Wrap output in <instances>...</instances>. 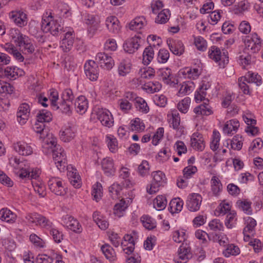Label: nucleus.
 Segmentation results:
<instances>
[{"label": "nucleus", "instance_id": "1", "mask_svg": "<svg viewBox=\"0 0 263 263\" xmlns=\"http://www.w3.org/2000/svg\"><path fill=\"white\" fill-rule=\"evenodd\" d=\"M40 138L43 139V147L52 152L53 159L58 169L61 172L63 171L67 165L66 154L60 145L57 144L56 138L48 133L47 136Z\"/></svg>", "mask_w": 263, "mask_h": 263}, {"label": "nucleus", "instance_id": "2", "mask_svg": "<svg viewBox=\"0 0 263 263\" xmlns=\"http://www.w3.org/2000/svg\"><path fill=\"white\" fill-rule=\"evenodd\" d=\"M41 28L43 32H50L53 35H57L59 32H62L63 29L57 21L53 19L51 12L49 13L46 12V15H44Z\"/></svg>", "mask_w": 263, "mask_h": 263}, {"label": "nucleus", "instance_id": "3", "mask_svg": "<svg viewBox=\"0 0 263 263\" xmlns=\"http://www.w3.org/2000/svg\"><path fill=\"white\" fill-rule=\"evenodd\" d=\"M153 180L151 183L147 187V192L149 194H153L158 192L159 187L165 184V174L161 171L154 172L152 173Z\"/></svg>", "mask_w": 263, "mask_h": 263}, {"label": "nucleus", "instance_id": "4", "mask_svg": "<svg viewBox=\"0 0 263 263\" xmlns=\"http://www.w3.org/2000/svg\"><path fill=\"white\" fill-rule=\"evenodd\" d=\"M26 219L30 222L35 223L36 226H40L46 229H49L52 224V223L49 219L37 213L27 214Z\"/></svg>", "mask_w": 263, "mask_h": 263}, {"label": "nucleus", "instance_id": "5", "mask_svg": "<svg viewBox=\"0 0 263 263\" xmlns=\"http://www.w3.org/2000/svg\"><path fill=\"white\" fill-rule=\"evenodd\" d=\"M96 62L102 68L107 70H110L115 65V62L112 57L104 52H100L97 54Z\"/></svg>", "mask_w": 263, "mask_h": 263}, {"label": "nucleus", "instance_id": "6", "mask_svg": "<svg viewBox=\"0 0 263 263\" xmlns=\"http://www.w3.org/2000/svg\"><path fill=\"white\" fill-rule=\"evenodd\" d=\"M84 71L86 77L91 81H96L99 76V67L96 61H87L84 65Z\"/></svg>", "mask_w": 263, "mask_h": 263}, {"label": "nucleus", "instance_id": "7", "mask_svg": "<svg viewBox=\"0 0 263 263\" xmlns=\"http://www.w3.org/2000/svg\"><path fill=\"white\" fill-rule=\"evenodd\" d=\"M142 40L139 35H135L125 41L123 47L125 51L132 54L135 52L140 47Z\"/></svg>", "mask_w": 263, "mask_h": 263}, {"label": "nucleus", "instance_id": "8", "mask_svg": "<svg viewBox=\"0 0 263 263\" xmlns=\"http://www.w3.org/2000/svg\"><path fill=\"white\" fill-rule=\"evenodd\" d=\"M48 185L50 191L57 195L63 196L66 194L62 182L58 178H51L48 182Z\"/></svg>", "mask_w": 263, "mask_h": 263}, {"label": "nucleus", "instance_id": "9", "mask_svg": "<svg viewBox=\"0 0 263 263\" xmlns=\"http://www.w3.org/2000/svg\"><path fill=\"white\" fill-rule=\"evenodd\" d=\"M202 197L199 194H190L186 202V206L191 212H196L200 209L202 202Z\"/></svg>", "mask_w": 263, "mask_h": 263}, {"label": "nucleus", "instance_id": "10", "mask_svg": "<svg viewBox=\"0 0 263 263\" xmlns=\"http://www.w3.org/2000/svg\"><path fill=\"white\" fill-rule=\"evenodd\" d=\"M97 118L103 126L110 127L114 124V119L111 114L106 109H99L97 111Z\"/></svg>", "mask_w": 263, "mask_h": 263}, {"label": "nucleus", "instance_id": "11", "mask_svg": "<svg viewBox=\"0 0 263 263\" xmlns=\"http://www.w3.org/2000/svg\"><path fill=\"white\" fill-rule=\"evenodd\" d=\"M75 38L74 31L70 29L64 34L61 42L60 47L64 52L69 51L72 47Z\"/></svg>", "mask_w": 263, "mask_h": 263}, {"label": "nucleus", "instance_id": "12", "mask_svg": "<svg viewBox=\"0 0 263 263\" xmlns=\"http://www.w3.org/2000/svg\"><path fill=\"white\" fill-rule=\"evenodd\" d=\"M158 73L160 79L167 85L174 86L178 83V82H175L173 79L171 69L169 68L160 69L158 71ZM176 81H178L177 80Z\"/></svg>", "mask_w": 263, "mask_h": 263}, {"label": "nucleus", "instance_id": "13", "mask_svg": "<svg viewBox=\"0 0 263 263\" xmlns=\"http://www.w3.org/2000/svg\"><path fill=\"white\" fill-rule=\"evenodd\" d=\"M30 115L29 105L26 103L20 105L16 113L17 121L21 124H24L29 118Z\"/></svg>", "mask_w": 263, "mask_h": 263}, {"label": "nucleus", "instance_id": "14", "mask_svg": "<svg viewBox=\"0 0 263 263\" xmlns=\"http://www.w3.org/2000/svg\"><path fill=\"white\" fill-rule=\"evenodd\" d=\"M16 45L18 46L22 51L25 53H32L34 51V47L31 43V40L26 35H23L16 43Z\"/></svg>", "mask_w": 263, "mask_h": 263}, {"label": "nucleus", "instance_id": "15", "mask_svg": "<svg viewBox=\"0 0 263 263\" xmlns=\"http://www.w3.org/2000/svg\"><path fill=\"white\" fill-rule=\"evenodd\" d=\"M167 44L170 50L177 55H180L184 52V47L182 42L178 40H167Z\"/></svg>", "mask_w": 263, "mask_h": 263}, {"label": "nucleus", "instance_id": "16", "mask_svg": "<svg viewBox=\"0 0 263 263\" xmlns=\"http://www.w3.org/2000/svg\"><path fill=\"white\" fill-rule=\"evenodd\" d=\"M191 145L193 149L202 151L205 147L204 142L201 134L194 133L191 138Z\"/></svg>", "mask_w": 263, "mask_h": 263}, {"label": "nucleus", "instance_id": "17", "mask_svg": "<svg viewBox=\"0 0 263 263\" xmlns=\"http://www.w3.org/2000/svg\"><path fill=\"white\" fill-rule=\"evenodd\" d=\"M10 18L19 27L25 26L27 23V15L22 11H12Z\"/></svg>", "mask_w": 263, "mask_h": 263}, {"label": "nucleus", "instance_id": "18", "mask_svg": "<svg viewBox=\"0 0 263 263\" xmlns=\"http://www.w3.org/2000/svg\"><path fill=\"white\" fill-rule=\"evenodd\" d=\"M13 147L17 153L23 156H29L33 153L32 147L24 142H17L14 144Z\"/></svg>", "mask_w": 263, "mask_h": 263}, {"label": "nucleus", "instance_id": "19", "mask_svg": "<svg viewBox=\"0 0 263 263\" xmlns=\"http://www.w3.org/2000/svg\"><path fill=\"white\" fill-rule=\"evenodd\" d=\"M119 21L116 16H111L106 20V26L108 30L114 33H118L120 30Z\"/></svg>", "mask_w": 263, "mask_h": 263}, {"label": "nucleus", "instance_id": "20", "mask_svg": "<svg viewBox=\"0 0 263 263\" xmlns=\"http://www.w3.org/2000/svg\"><path fill=\"white\" fill-rule=\"evenodd\" d=\"M101 165L104 174L106 176H110L114 175L115 168L111 158L109 157L104 158L102 161Z\"/></svg>", "mask_w": 263, "mask_h": 263}, {"label": "nucleus", "instance_id": "21", "mask_svg": "<svg viewBox=\"0 0 263 263\" xmlns=\"http://www.w3.org/2000/svg\"><path fill=\"white\" fill-rule=\"evenodd\" d=\"M132 64L128 60L124 59L119 63L118 72L120 76L125 77L129 74L132 69Z\"/></svg>", "mask_w": 263, "mask_h": 263}, {"label": "nucleus", "instance_id": "22", "mask_svg": "<svg viewBox=\"0 0 263 263\" xmlns=\"http://www.w3.org/2000/svg\"><path fill=\"white\" fill-rule=\"evenodd\" d=\"M75 108L80 114H84L88 108V101L85 97L81 96L77 98L74 102Z\"/></svg>", "mask_w": 263, "mask_h": 263}, {"label": "nucleus", "instance_id": "23", "mask_svg": "<svg viewBox=\"0 0 263 263\" xmlns=\"http://www.w3.org/2000/svg\"><path fill=\"white\" fill-rule=\"evenodd\" d=\"M67 218H65V221H64L67 228L74 232H81L82 231V227L78 220L71 216H67Z\"/></svg>", "mask_w": 263, "mask_h": 263}, {"label": "nucleus", "instance_id": "24", "mask_svg": "<svg viewBox=\"0 0 263 263\" xmlns=\"http://www.w3.org/2000/svg\"><path fill=\"white\" fill-rule=\"evenodd\" d=\"M239 127V121L236 119L230 120L227 121L223 127V132L227 135H233V132H236Z\"/></svg>", "mask_w": 263, "mask_h": 263}, {"label": "nucleus", "instance_id": "25", "mask_svg": "<svg viewBox=\"0 0 263 263\" xmlns=\"http://www.w3.org/2000/svg\"><path fill=\"white\" fill-rule=\"evenodd\" d=\"M75 137V130L73 127L68 126L60 132V139L65 142H68Z\"/></svg>", "mask_w": 263, "mask_h": 263}, {"label": "nucleus", "instance_id": "26", "mask_svg": "<svg viewBox=\"0 0 263 263\" xmlns=\"http://www.w3.org/2000/svg\"><path fill=\"white\" fill-rule=\"evenodd\" d=\"M85 21L87 25L90 26L88 29L90 32H92L93 33L99 27V22L94 15H86L85 17Z\"/></svg>", "mask_w": 263, "mask_h": 263}, {"label": "nucleus", "instance_id": "27", "mask_svg": "<svg viewBox=\"0 0 263 263\" xmlns=\"http://www.w3.org/2000/svg\"><path fill=\"white\" fill-rule=\"evenodd\" d=\"M246 227L243 230V233L249 232L251 233L252 236H254L255 233V227L256 226V220L251 217H247L245 218Z\"/></svg>", "mask_w": 263, "mask_h": 263}, {"label": "nucleus", "instance_id": "28", "mask_svg": "<svg viewBox=\"0 0 263 263\" xmlns=\"http://www.w3.org/2000/svg\"><path fill=\"white\" fill-rule=\"evenodd\" d=\"M146 21L143 16H140L135 18L129 24V28L131 30L138 31L146 24Z\"/></svg>", "mask_w": 263, "mask_h": 263}, {"label": "nucleus", "instance_id": "29", "mask_svg": "<svg viewBox=\"0 0 263 263\" xmlns=\"http://www.w3.org/2000/svg\"><path fill=\"white\" fill-rule=\"evenodd\" d=\"M183 205V201L180 198H174L169 204L170 211L173 214L178 213L182 210Z\"/></svg>", "mask_w": 263, "mask_h": 263}, {"label": "nucleus", "instance_id": "30", "mask_svg": "<svg viewBox=\"0 0 263 263\" xmlns=\"http://www.w3.org/2000/svg\"><path fill=\"white\" fill-rule=\"evenodd\" d=\"M210 84L209 82L203 83L199 87L198 90L195 95V99L197 101H202L206 95V90L210 88Z\"/></svg>", "mask_w": 263, "mask_h": 263}, {"label": "nucleus", "instance_id": "31", "mask_svg": "<svg viewBox=\"0 0 263 263\" xmlns=\"http://www.w3.org/2000/svg\"><path fill=\"white\" fill-rule=\"evenodd\" d=\"M101 250L105 257L109 261H112L116 260V253L110 245L105 244L101 247Z\"/></svg>", "mask_w": 263, "mask_h": 263}, {"label": "nucleus", "instance_id": "32", "mask_svg": "<svg viewBox=\"0 0 263 263\" xmlns=\"http://www.w3.org/2000/svg\"><path fill=\"white\" fill-rule=\"evenodd\" d=\"M194 111L197 115H201L203 116H209L213 113L211 107L206 103H204L197 107H196Z\"/></svg>", "mask_w": 263, "mask_h": 263}, {"label": "nucleus", "instance_id": "33", "mask_svg": "<svg viewBox=\"0 0 263 263\" xmlns=\"http://www.w3.org/2000/svg\"><path fill=\"white\" fill-rule=\"evenodd\" d=\"M154 51L152 46L150 45L145 48L143 52V63L148 65L154 58Z\"/></svg>", "mask_w": 263, "mask_h": 263}, {"label": "nucleus", "instance_id": "34", "mask_svg": "<svg viewBox=\"0 0 263 263\" xmlns=\"http://www.w3.org/2000/svg\"><path fill=\"white\" fill-rule=\"evenodd\" d=\"M161 84L159 82H149L145 83L142 87L143 89L149 93L159 91L161 88Z\"/></svg>", "mask_w": 263, "mask_h": 263}, {"label": "nucleus", "instance_id": "35", "mask_svg": "<svg viewBox=\"0 0 263 263\" xmlns=\"http://www.w3.org/2000/svg\"><path fill=\"white\" fill-rule=\"evenodd\" d=\"M52 120L51 113L46 109L40 110L36 116V120L37 122H49Z\"/></svg>", "mask_w": 263, "mask_h": 263}, {"label": "nucleus", "instance_id": "36", "mask_svg": "<svg viewBox=\"0 0 263 263\" xmlns=\"http://www.w3.org/2000/svg\"><path fill=\"white\" fill-rule=\"evenodd\" d=\"M170 15L171 13L168 9H163L161 11L158 13V14L156 18L155 22L159 24H165L169 20Z\"/></svg>", "mask_w": 263, "mask_h": 263}, {"label": "nucleus", "instance_id": "37", "mask_svg": "<svg viewBox=\"0 0 263 263\" xmlns=\"http://www.w3.org/2000/svg\"><path fill=\"white\" fill-rule=\"evenodd\" d=\"M16 215L7 208H3L0 211V219L7 222L14 220Z\"/></svg>", "mask_w": 263, "mask_h": 263}, {"label": "nucleus", "instance_id": "38", "mask_svg": "<svg viewBox=\"0 0 263 263\" xmlns=\"http://www.w3.org/2000/svg\"><path fill=\"white\" fill-rule=\"evenodd\" d=\"M167 204L165 197L159 195L154 200V207L158 211H161L165 209Z\"/></svg>", "mask_w": 263, "mask_h": 263}, {"label": "nucleus", "instance_id": "39", "mask_svg": "<svg viewBox=\"0 0 263 263\" xmlns=\"http://www.w3.org/2000/svg\"><path fill=\"white\" fill-rule=\"evenodd\" d=\"M33 129L36 133L40 134V138H44L45 136L48 135V129L45 127L43 122L37 121L34 125Z\"/></svg>", "mask_w": 263, "mask_h": 263}, {"label": "nucleus", "instance_id": "40", "mask_svg": "<svg viewBox=\"0 0 263 263\" xmlns=\"http://www.w3.org/2000/svg\"><path fill=\"white\" fill-rule=\"evenodd\" d=\"M209 57L216 62L221 61V52L220 49L215 46H212L209 50Z\"/></svg>", "mask_w": 263, "mask_h": 263}, {"label": "nucleus", "instance_id": "41", "mask_svg": "<svg viewBox=\"0 0 263 263\" xmlns=\"http://www.w3.org/2000/svg\"><path fill=\"white\" fill-rule=\"evenodd\" d=\"M130 127L132 130L136 132H142L145 129L144 123L139 118L131 121Z\"/></svg>", "mask_w": 263, "mask_h": 263}, {"label": "nucleus", "instance_id": "42", "mask_svg": "<svg viewBox=\"0 0 263 263\" xmlns=\"http://www.w3.org/2000/svg\"><path fill=\"white\" fill-rule=\"evenodd\" d=\"M237 206L245 213L250 215L252 214L251 202L247 200H238L236 202Z\"/></svg>", "mask_w": 263, "mask_h": 263}, {"label": "nucleus", "instance_id": "43", "mask_svg": "<svg viewBox=\"0 0 263 263\" xmlns=\"http://www.w3.org/2000/svg\"><path fill=\"white\" fill-rule=\"evenodd\" d=\"M122 190V186L118 183H114L109 187L110 195L113 199L118 198Z\"/></svg>", "mask_w": 263, "mask_h": 263}, {"label": "nucleus", "instance_id": "44", "mask_svg": "<svg viewBox=\"0 0 263 263\" xmlns=\"http://www.w3.org/2000/svg\"><path fill=\"white\" fill-rule=\"evenodd\" d=\"M127 208V205L126 204L125 201L121 200L119 203L116 204L114 206V213L117 216L120 217L122 216L123 212Z\"/></svg>", "mask_w": 263, "mask_h": 263}, {"label": "nucleus", "instance_id": "45", "mask_svg": "<svg viewBox=\"0 0 263 263\" xmlns=\"http://www.w3.org/2000/svg\"><path fill=\"white\" fill-rule=\"evenodd\" d=\"M212 191L215 195H217L222 189V184L220 180L216 176H213L211 180Z\"/></svg>", "mask_w": 263, "mask_h": 263}, {"label": "nucleus", "instance_id": "46", "mask_svg": "<svg viewBox=\"0 0 263 263\" xmlns=\"http://www.w3.org/2000/svg\"><path fill=\"white\" fill-rule=\"evenodd\" d=\"M239 253V248L233 244L229 245L227 249L223 251V254L227 257H229L230 255H237Z\"/></svg>", "mask_w": 263, "mask_h": 263}, {"label": "nucleus", "instance_id": "47", "mask_svg": "<svg viewBox=\"0 0 263 263\" xmlns=\"http://www.w3.org/2000/svg\"><path fill=\"white\" fill-rule=\"evenodd\" d=\"M190 103V98L186 97L178 103L177 105L178 109L180 112L185 114L188 111Z\"/></svg>", "mask_w": 263, "mask_h": 263}, {"label": "nucleus", "instance_id": "48", "mask_svg": "<svg viewBox=\"0 0 263 263\" xmlns=\"http://www.w3.org/2000/svg\"><path fill=\"white\" fill-rule=\"evenodd\" d=\"M246 45V51H250L251 53H255L258 52L261 48V44L258 43H253L252 41H248L245 40Z\"/></svg>", "mask_w": 263, "mask_h": 263}, {"label": "nucleus", "instance_id": "49", "mask_svg": "<svg viewBox=\"0 0 263 263\" xmlns=\"http://www.w3.org/2000/svg\"><path fill=\"white\" fill-rule=\"evenodd\" d=\"M143 226L148 230H152L156 227L154 220L147 215H144L141 218Z\"/></svg>", "mask_w": 263, "mask_h": 263}, {"label": "nucleus", "instance_id": "50", "mask_svg": "<svg viewBox=\"0 0 263 263\" xmlns=\"http://www.w3.org/2000/svg\"><path fill=\"white\" fill-rule=\"evenodd\" d=\"M68 176L70 183L75 188H79L81 186L80 176L76 172H69Z\"/></svg>", "mask_w": 263, "mask_h": 263}, {"label": "nucleus", "instance_id": "51", "mask_svg": "<svg viewBox=\"0 0 263 263\" xmlns=\"http://www.w3.org/2000/svg\"><path fill=\"white\" fill-rule=\"evenodd\" d=\"M135 103L136 108L140 111L144 113H147L148 111L149 107L145 101L142 98H137Z\"/></svg>", "mask_w": 263, "mask_h": 263}, {"label": "nucleus", "instance_id": "52", "mask_svg": "<svg viewBox=\"0 0 263 263\" xmlns=\"http://www.w3.org/2000/svg\"><path fill=\"white\" fill-rule=\"evenodd\" d=\"M20 69L16 67H7L4 71L5 74L8 78L13 79H16V77L18 76V71Z\"/></svg>", "mask_w": 263, "mask_h": 263}, {"label": "nucleus", "instance_id": "53", "mask_svg": "<svg viewBox=\"0 0 263 263\" xmlns=\"http://www.w3.org/2000/svg\"><path fill=\"white\" fill-rule=\"evenodd\" d=\"M149 171V166L148 162L146 160H143L141 164L138 166V173L141 176H145L148 174Z\"/></svg>", "mask_w": 263, "mask_h": 263}, {"label": "nucleus", "instance_id": "54", "mask_svg": "<svg viewBox=\"0 0 263 263\" xmlns=\"http://www.w3.org/2000/svg\"><path fill=\"white\" fill-rule=\"evenodd\" d=\"M220 138V136L219 133L215 130H214L213 132L212 141L210 144V147L213 151H215L218 149L219 144Z\"/></svg>", "mask_w": 263, "mask_h": 263}, {"label": "nucleus", "instance_id": "55", "mask_svg": "<svg viewBox=\"0 0 263 263\" xmlns=\"http://www.w3.org/2000/svg\"><path fill=\"white\" fill-rule=\"evenodd\" d=\"M236 216V213L234 211H230L227 214L225 220V225L228 228L231 229L233 227L234 222L236 220V219L235 218Z\"/></svg>", "mask_w": 263, "mask_h": 263}, {"label": "nucleus", "instance_id": "56", "mask_svg": "<svg viewBox=\"0 0 263 263\" xmlns=\"http://www.w3.org/2000/svg\"><path fill=\"white\" fill-rule=\"evenodd\" d=\"M194 44L198 50L203 51L206 50L207 45L206 42L204 39L201 36L195 38Z\"/></svg>", "mask_w": 263, "mask_h": 263}, {"label": "nucleus", "instance_id": "57", "mask_svg": "<svg viewBox=\"0 0 263 263\" xmlns=\"http://www.w3.org/2000/svg\"><path fill=\"white\" fill-rule=\"evenodd\" d=\"M210 229L214 231H220L223 230V226L219 219H214L209 223Z\"/></svg>", "mask_w": 263, "mask_h": 263}, {"label": "nucleus", "instance_id": "58", "mask_svg": "<svg viewBox=\"0 0 263 263\" xmlns=\"http://www.w3.org/2000/svg\"><path fill=\"white\" fill-rule=\"evenodd\" d=\"M170 53L168 50L161 49L159 51L158 54V62L160 63H165L168 60Z\"/></svg>", "mask_w": 263, "mask_h": 263}, {"label": "nucleus", "instance_id": "59", "mask_svg": "<svg viewBox=\"0 0 263 263\" xmlns=\"http://www.w3.org/2000/svg\"><path fill=\"white\" fill-rule=\"evenodd\" d=\"M239 138L241 139V137H239V135H236L231 140V146L232 149L238 151L241 149L242 142L241 140H239Z\"/></svg>", "mask_w": 263, "mask_h": 263}, {"label": "nucleus", "instance_id": "60", "mask_svg": "<svg viewBox=\"0 0 263 263\" xmlns=\"http://www.w3.org/2000/svg\"><path fill=\"white\" fill-rule=\"evenodd\" d=\"M197 171V169L195 166L189 165L185 167L183 170V177L185 179H189Z\"/></svg>", "mask_w": 263, "mask_h": 263}, {"label": "nucleus", "instance_id": "61", "mask_svg": "<svg viewBox=\"0 0 263 263\" xmlns=\"http://www.w3.org/2000/svg\"><path fill=\"white\" fill-rule=\"evenodd\" d=\"M9 35L12 40L16 44L24 34L18 29L13 28L10 29Z\"/></svg>", "mask_w": 263, "mask_h": 263}, {"label": "nucleus", "instance_id": "62", "mask_svg": "<svg viewBox=\"0 0 263 263\" xmlns=\"http://www.w3.org/2000/svg\"><path fill=\"white\" fill-rule=\"evenodd\" d=\"M248 81L246 77H242L238 79V85L245 94L249 93V86L245 82H248Z\"/></svg>", "mask_w": 263, "mask_h": 263}, {"label": "nucleus", "instance_id": "63", "mask_svg": "<svg viewBox=\"0 0 263 263\" xmlns=\"http://www.w3.org/2000/svg\"><path fill=\"white\" fill-rule=\"evenodd\" d=\"M140 74L142 78L151 79L155 76V71L153 68L148 67L141 69L140 70Z\"/></svg>", "mask_w": 263, "mask_h": 263}, {"label": "nucleus", "instance_id": "64", "mask_svg": "<svg viewBox=\"0 0 263 263\" xmlns=\"http://www.w3.org/2000/svg\"><path fill=\"white\" fill-rule=\"evenodd\" d=\"M53 258L46 254H39L36 257V263H52Z\"/></svg>", "mask_w": 263, "mask_h": 263}]
</instances>
